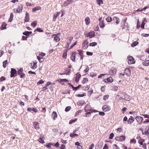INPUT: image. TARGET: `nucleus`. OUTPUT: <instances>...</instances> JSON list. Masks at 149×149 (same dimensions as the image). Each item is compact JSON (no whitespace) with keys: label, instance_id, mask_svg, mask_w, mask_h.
Wrapping results in <instances>:
<instances>
[{"label":"nucleus","instance_id":"f257e3e1","mask_svg":"<svg viewBox=\"0 0 149 149\" xmlns=\"http://www.w3.org/2000/svg\"><path fill=\"white\" fill-rule=\"evenodd\" d=\"M122 94L123 95V96H121V95H118V96L120 97V98L124 99V100L127 101H129L131 99V98L129 95L126 94H125L124 92H123L122 93Z\"/></svg>","mask_w":149,"mask_h":149},{"label":"nucleus","instance_id":"f03ea898","mask_svg":"<svg viewBox=\"0 0 149 149\" xmlns=\"http://www.w3.org/2000/svg\"><path fill=\"white\" fill-rule=\"evenodd\" d=\"M10 73V77H14L17 74V71L15 69L12 68H11Z\"/></svg>","mask_w":149,"mask_h":149},{"label":"nucleus","instance_id":"7ed1b4c3","mask_svg":"<svg viewBox=\"0 0 149 149\" xmlns=\"http://www.w3.org/2000/svg\"><path fill=\"white\" fill-rule=\"evenodd\" d=\"M102 109L104 112H107L110 110L111 107L108 105H105L102 107Z\"/></svg>","mask_w":149,"mask_h":149},{"label":"nucleus","instance_id":"20e7f679","mask_svg":"<svg viewBox=\"0 0 149 149\" xmlns=\"http://www.w3.org/2000/svg\"><path fill=\"white\" fill-rule=\"evenodd\" d=\"M127 59H128V62L129 64H134L135 63L134 58L132 56L129 57Z\"/></svg>","mask_w":149,"mask_h":149},{"label":"nucleus","instance_id":"39448f33","mask_svg":"<svg viewBox=\"0 0 149 149\" xmlns=\"http://www.w3.org/2000/svg\"><path fill=\"white\" fill-rule=\"evenodd\" d=\"M88 42L87 40H84L82 43V47L84 49H86L88 46Z\"/></svg>","mask_w":149,"mask_h":149},{"label":"nucleus","instance_id":"423d86ee","mask_svg":"<svg viewBox=\"0 0 149 149\" xmlns=\"http://www.w3.org/2000/svg\"><path fill=\"white\" fill-rule=\"evenodd\" d=\"M116 69L114 68H112L111 70L109 71V74L110 75H114L116 72Z\"/></svg>","mask_w":149,"mask_h":149},{"label":"nucleus","instance_id":"0eeeda50","mask_svg":"<svg viewBox=\"0 0 149 149\" xmlns=\"http://www.w3.org/2000/svg\"><path fill=\"white\" fill-rule=\"evenodd\" d=\"M103 145V143L102 142H100L95 147V149H100L102 147Z\"/></svg>","mask_w":149,"mask_h":149},{"label":"nucleus","instance_id":"6e6552de","mask_svg":"<svg viewBox=\"0 0 149 149\" xmlns=\"http://www.w3.org/2000/svg\"><path fill=\"white\" fill-rule=\"evenodd\" d=\"M125 136H121L119 137H117L116 138V140L122 141L125 140Z\"/></svg>","mask_w":149,"mask_h":149},{"label":"nucleus","instance_id":"1a4fd4ad","mask_svg":"<svg viewBox=\"0 0 149 149\" xmlns=\"http://www.w3.org/2000/svg\"><path fill=\"white\" fill-rule=\"evenodd\" d=\"M131 73L130 70L129 68H126L124 70V73L127 75L130 74Z\"/></svg>","mask_w":149,"mask_h":149},{"label":"nucleus","instance_id":"9d476101","mask_svg":"<svg viewBox=\"0 0 149 149\" xmlns=\"http://www.w3.org/2000/svg\"><path fill=\"white\" fill-rule=\"evenodd\" d=\"M23 8V6L22 5H20L19 7L16 11L17 13H20L22 12Z\"/></svg>","mask_w":149,"mask_h":149},{"label":"nucleus","instance_id":"9b49d317","mask_svg":"<svg viewBox=\"0 0 149 149\" xmlns=\"http://www.w3.org/2000/svg\"><path fill=\"white\" fill-rule=\"evenodd\" d=\"M75 52H72L71 56V59L73 61H75Z\"/></svg>","mask_w":149,"mask_h":149},{"label":"nucleus","instance_id":"f8f14e48","mask_svg":"<svg viewBox=\"0 0 149 149\" xmlns=\"http://www.w3.org/2000/svg\"><path fill=\"white\" fill-rule=\"evenodd\" d=\"M60 14V12H57L56 13L54 14V17L53 19V21H56V18L59 16Z\"/></svg>","mask_w":149,"mask_h":149},{"label":"nucleus","instance_id":"ddd939ff","mask_svg":"<svg viewBox=\"0 0 149 149\" xmlns=\"http://www.w3.org/2000/svg\"><path fill=\"white\" fill-rule=\"evenodd\" d=\"M30 19L29 14L27 12H26V16L25 17V19H24L25 22H28Z\"/></svg>","mask_w":149,"mask_h":149},{"label":"nucleus","instance_id":"4468645a","mask_svg":"<svg viewBox=\"0 0 149 149\" xmlns=\"http://www.w3.org/2000/svg\"><path fill=\"white\" fill-rule=\"evenodd\" d=\"M95 33L93 31H91L89 33L88 35L87 36V37H89L90 38H91L95 36Z\"/></svg>","mask_w":149,"mask_h":149},{"label":"nucleus","instance_id":"2eb2a0df","mask_svg":"<svg viewBox=\"0 0 149 149\" xmlns=\"http://www.w3.org/2000/svg\"><path fill=\"white\" fill-rule=\"evenodd\" d=\"M33 126L37 130L39 128V123L37 122H35L34 123Z\"/></svg>","mask_w":149,"mask_h":149},{"label":"nucleus","instance_id":"dca6fc26","mask_svg":"<svg viewBox=\"0 0 149 149\" xmlns=\"http://www.w3.org/2000/svg\"><path fill=\"white\" fill-rule=\"evenodd\" d=\"M135 119L138 122H139L143 120V118L141 116H137L135 118Z\"/></svg>","mask_w":149,"mask_h":149},{"label":"nucleus","instance_id":"f3484780","mask_svg":"<svg viewBox=\"0 0 149 149\" xmlns=\"http://www.w3.org/2000/svg\"><path fill=\"white\" fill-rule=\"evenodd\" d=\"M119 19L117 17H114L113 19V21L115 22L116 24H118L119 23Z\"/></svg>","mask_w":149,"mask_h":149},{"label":"nucleus","instance_id":"a211bd4d","mask_svg":"<svg viewBox=\"0 0 149 149\" xmlns=\"http://www.w3.org/2000/svg\"><path fill=\"white\" fill-rule=\"evenodd\" d=\"M85 21L86 22V24L87 25L89 24L90 23V20L88 17H87L85 18Z\"/></svg>","mask_w":149,"mask_h":149},{"label":"nucleus","instance_id":"6ab92c4d","mask_svg":"<svg viewBox=\"0 0 149 149\" xmlns=\"http://www.w3.org/2000/svg\"><path fill=\"white\" fill-rule=\"evenodd\" d=\"M52 117H53V119L54 120H55L56 119V118L57 117V115L56 112L54 111L53 112L52 114Z\"/></svg>","mask_w":149,"mask_h":149},{"label":"nucleus","instance_id":"aec40b11","mask_svg":"<svg viewBox=\"0 0 149 149\" xmlns=\"http://www.w3.org/2000/svg\"><path fill=\"white\" fill-rule=\"evenodd\" d=\"M41 8L40 6H37L33 8L32 11L33 12H35L36 11L40 10Z\"/></svg>","mask_w":149,"mask_h":149},{"label":"nucleus","instance_id":"412c9836","mask_svg":"<svg viewBox=\"0 0 149 149\" xmlns=\"http://www.w3.org/2000/svg\"><path fill=\"white\" fill-rule=\"evenodd\" d=\"M85 109L86 111H90L91 108L90 105L88 104H86L85 107Z\"/></svg>","mask_w":149,"mask_h":149},{"label":"nucleus","instance_id":"4be33fe9","mask_svg":"<svg viewBox=\"0 0 149 149\" xmlns=\"http://www.w3.org/2000/svg\"><path fill=\"white\" fill-rule=\"evenodd\" d=\"M81 77V75L80 74H79L76 76L75 78V81L77 83L78 82Z\"/></svg>","mask_w":149,"mask_h":149},{"label":"nucleus","instance_id":"5701e85b","mask_svg":"<svg viewBox=\"0 0 149 149\" xmlns=\"http://www.w3.org/2000/svg\"><path fill=\"white\" fill-rule=\"evenodd\" d=\"M33 63V66L31 67V68L32 69H35L37 67V65H36L37 62H36V61H34Z\"/></svg>","mask_w":149,"mask_h":149},{"label":"nucleus","instance_id":"b1692460","mask_svg":"<svg viewBox=\"0 0 149 149\" xmlns=\"http://www.w3.org/2000/svg\"><path fill=\"white\" fill-rule=\"evenodd\" d=\"M71 1V0H68L67 1H65L64 2V5L65 6H67L68 5L70 4L71 3L70 2Z\"/></svg>","mask_w":149,"mask_h":149},{"label":"nucleus","instance_id":"393cba45","mask_svg":"<svg viewBox=\"0 0 149 149\" xmlns=\"http://www.w3.org/2000/svg\"><path fill=\"white\" fill-rule=\"evenodd\" d=\"M32 33L31 31H25L23 33V34L26 36H28L29 34H31Z\"/></svg>","mask_w":149,"mask_h":149},{"label":"nucleus","instance_id":"a878e982","mask_svg":"<svg viewBox=\"0 0 149 149\" xmlns=\"http://www.w3.org/2000/svg\"><path fill=\"white\" fill-rule=\"evenodd\" d=\"M107 82L112 83L113 81V79L111 77H109L107 79Z\"/></svg>","mask_w":149,"mask_h":149},{"label":"nucleus","instance_id":"bb28decb","mask_svg":"<svg viewBox=\"0 0 149 149\" xmlns=\"http://www.w3.org/2000/svg\"><path fill=\"white\" fill-rule=\"evenodd\" d=\"M143 64L145 66H148L149 65V60H146L143 63Z\"/></svg>","mask_w":149,"mask_h":149},{"label":"nucleus","instance_id":"cd10ccee","mask_svg":"<svg viewBox=\"0 0 149 149\" xmlns=\"http://www.w3.org/2000/svg\"><path fill=\"white\" fill-rule=\"evenodd\" d=\"M54 41L56 42H58L60 40V38L59 37L55 36L54 38Z\"/></svg>","mask_w":149,"mask_h":149},{"label":"nucleus","instance_id":"c85d7f7f","mask_svg":"<svg viewBox=\"0 0 149 149\" xmlns=\"http://www.w3.org/2000/svg\"><path fill=\"white\" fill-rule=\"evenodd\" d=\"M132 116H131L127 121L128 124H131L132 123Z\"/></svg>","mask_w":149,"mask_h":149},{"label":"nucleus","instance_id":"c756f323","mask_svg":"<svg viewBox=\"0 0 149 149\" xmlns=\"http://www.w3.org/2000/svg\"><path fill=\"white\" fill-rule=\"evenodd\" d=\"M13 13H10V19H9L8 20V22H11L13 19Z\"/></svg>","mask_w":149,"mask_h":149},{"label":"nucleus","instance_id":"7c9ffc66","mask_svg":"<svg viewBox=\"0 0 149 149\" xmlns=\"http://www.w3.org/2000/svg\"><path fill=\"white\" fill-rule=\"evenodd\" d=\"M99 25L101 28H103L105 26L103 21H100L99 24Z\"/></svg>","mask_w":149,"mask_h":149},{"label":"nucleus","instance_id":"2f4dec72","mask_svg":"<svg viewBox=\"0 0 149 149\" xmlns=\"http://www.w3.org/2000/svg\"><path fill=\"white\" fill-rule=\"evenodd\" d=\"M23 71V69L22 68H20L17 72V73L18 74H20L22 73Z\"/></svg>","mask_w":149,"mask_h":149},{"label":"nucleus","instance_id":"473e14b6","mask_svg":"<svg viewBox=\"0 0 149 149\" xmlns=\"http://www.w3.org/2000/svg\"><path fill=\"white\" fill-rule=\"evenodd\" d=\"M7 24L4 22H3L2 23V29L1 28V29H6V26Z\"/></svg>","mask_w":149,"mask_h":149},{"label":"nucleus","instance_id":"72a5a7b5","mask_svg":"<svg viewBox=\"0 0 149 149\" xmlns=\"http://www.w3.org/2000/svg\"><path fill=\"white\" fill-rule=\"evenodd\" d=\"M138 44V42L137 41H135L133 43L131 44V46L132 47H134L136 46Z\"/></svg>","mask_w":149,"mask_h":149},{"label":"nucleus","instance_id":"f704fd0d","mask_svg":"<svg viewBox=\"0 0 149 149\" xmlns=\"http://www.w3.org/2000/svg\"><path fill=\"white\" fill-rule=\"evenodd\" d=\"M145 140L144 139H140L138 141V142L141 145H143V142Z\"/></svg>","mask_w":149,"mask_h":149},{"label":"nucleus","instance_id":"c9c22d12","mask_svg":"<svg viewBox=\"0 0 149 149\" xmlns=\"http://www.w3.org/2000/svg\"><path fill=\"white\" fill-rule=\"evenodd\" d=\"M37 24V22L36 21H34L32 22L31 23V25L33 26V27H35L36 26Z\"/></svg>","mask_w":149,"mask_h":149},{"label":"nucleus","instance_id":"e433bc0d","mask_svg":"<svg viewBox=\"0 0 149 149\" xmlns=\"http://www.w3.org/2000/svg\"><path fill=\"white\" fill-rule=\"evenodd\" d=\"M70 136L71 137H73L75 136L78 137L79 136L78 134L74 133H73V134H72V133H71Z\"/></svg>","mask_w":149,"mask_h":149},{"label":"nucleus","instance_id":"4c0bfd02","mask_svg":"<svg viewBox=\"0 0 149 149\" xmlns=\"http://www.w3.org/2000/svg\"><path fill=\"white\" fill-rule=\"evenodd\" d=\"M77 118L74 120L72 119L70 120L69 123L70 124H72L73 123H74L75 121H77Z\"/></svg>","mask_w":149,"mask_h":149},{"label":"nucleus","instance_id":"58836bf2","mask_svg":"<svg viewBox=\"0 0 149 149\" xmlns=\"http://www.w3.org/2000/svg\"><path fill=\"white\" fill-rule=\"evenodd\" d=\"M89 88L90 87L88 86H83L82 87L83 89L85 91L88 90Z\"/></svg>","mask_w":149,"mask_h":149},{"label":"nucleus","instance_id":"ea45409f","mask_svg":"<svg viewBox=\"0 0 149 149\" xmlns=\"http://www.w3.org/2000/svg\"><path fill=\"white\" fill-rule=\"evenodd\" d=\"M106 20L108 22H110L112 20V18L111 17H108L106 19Z\"/></svg>","mask_w":149,"mask_h":149},{"label":"nucleus","instance_id":"a19ab883","mask_svg":"<svg viewBox=\"0 0 149 149\" xmlns=\"http://www.w3.org/2000/svg\"><path fill=\"white\" fill-rule=\"evenodd\" d=\"M97 45V43L96 42H93L90 43L89 46H95Z\"/></svg>","mask_w":149,"mask_h":149},{"label":"nucleus","instance_id":"79ce46f5","mask_svg":"<svg viewBox=\"0 0 149 149\" xmlns=\"http://www.w3.org/2000/svg\"><path fill=\"white\" fill-rule=\"evenodd\" d=\"M148 128L147 130V127L146 128V131L145 132V134L146 135H149V132L148 131L149 130V127H148Z\"/></svg>","mask_w":149,"mask_h":149},{"label":"nucleus","instance_id":"37998d69","mask_svg":"<svg viewBox=\"0 0 149 149\" xmlns=\"http://www.w3.org/2000/svg\"><path fill=\"white\" fill-rule=\"evenodd\" d=\"M7 63V60H6L3 62V66L4 68L6 67V64Z\"/></svg>","mask_w":149,"mask_h":149},{"label":"nucleus","instance_id":"c03bdc74","mask_svg":"<svg viewBox=\"0 0 149 149\" xmlns=\"http://www.w3.org/2000/svg\"><path fill=\"white\" fill-rule=\"evenodd\" d=\"M97 4L99 5H100L101 3H103V1L102 0H97Z\"/></svg>","mask_w":149,"mask_h":149},{"label":"nucleus","instance_id":"a18cd8bd","mask_svg":"<svg viewBox=\"0 0 149 149\" xmlns=\"http://www.w3.org/2000/svg\"><path fill=\"white\" fill-rule=\"evenodd\" d=\"M81 86V85H79L77 86L76 87H74L73 88L74 90L75 91H77L78 89H79L80 88Z\"/></svg>","mask_w":149,"mask_h":149},{"label":"nucleus","instance_id":"49530a36","mask_svg":"<svg viewBox=\"0 0 149 149\" xmlns=\"http://www.w3.org/2000/svg\"><path fill=\"white\" fill-rule=\"evenodd\" d=\"M114 134L113 133H111L109 135V139H113V136H114Z\"/></svg>","mask_w":149,"mask_h":149},{"label":"nucleus","instance_id":"de8ad7c7","mask_svg":"<svg viewBox=\"0 0 149 149\" xmlns=\"http://www.w3.org/2000/svg\"><path fill=\"white\" fill-rule=\"evenodd\" d=\"M88 78H84L83 79L82 81V83L84 84L86 81H88Z\"/></svg>","mask_w":149,"mask_h":149},{"label":"nucleus","instance_id":"09e8293b","mask_svg":"<svg viewBox=\"0 0 149 149\" xmlns=\"http://www.w3.org/2000/svg\"><path fill=\"white\" fill-rule=\"evenodd\" d=\"M70 108H70V106L67 107L65 108V111L66 112H68V111H69V110H70Z\"/></svg>","mask_w":149,"mask_h":149},{"label":"nucleus","instance_id":"8fccbe9b","mask_svg":"<svg viewBox=\"0 0 149 149\" xmlns=\"http://www.w3.org/2000/svg\"><path fill=\"white\" fill-rule=\"evenodd\" d=\"M136 143V140L134 139H131L130 140L131 143Z\"/></svg>","mask_w":149,"mask_h":149},{"label":"nucleus","instance_id":"3c124183","mask_svg":"<svg viewBox=\"0 0 149 149\" xmlns=\"http://www.w3.org/2000/svg\"><path fill=\"white\" fill-rule=\"evenodd\" d=\"M67 53L66 52H64L63 55V57L65 59H66L67 56Z\"/></svg>","mask_w":149,"mask_h":149},{"label":"nucleus","instance_id":"603ef678","mask_svg":"<svg viewBox=\"0 0 149 149\" xmlns=\"http://www.w3.org/2000/svg\"><path fill=\"white\" fill-rule=\"evenodd\" d=\"M60 149H66V148L65 145L62 144L61 145V146L60 147Z\"/></svg>","mask_w":149,"mask_h":149},{"label":"nucleus","instance_id":"864d4df0","mask_svg":"<svg viewBox=\"0 0 149 149\" xmlns=\"http://www.w3.org/2000/svg\"><path fill=\"white\" fill-rule=\"evenodd\" d=\"M113 148L115 149H119V147L116 144H114L113 146Z\"/></svg>","mask_w":149,"mask_h":149},{"label":"nucleus","instance_id":"5fc2aeb1","mask_svg":"<svg viewBox=\"0 0 149 149\" xmlns=\"http://www.w3.org/2000/svg\"><path fill=\"white\" fill-rule=\"evenodd\" d=\"M109 96L108 95H104L103 97V100H107V99L108 98Z\"/></svg>","mask_w":149,"mask_h":149},{"label":"nucleus","instance_id":"6e6d98bb","mask_svg":"<svg viewBox=\"0 0 149 149\" xmlns=\"http://www.w3.org/2000/svg\"><path fill=\"white\" fill-rule=\"evenodd\" d=\"M39 141L42 143H43L45 142L41 138H39Z\"/></svg>","mask_w":149,"mask_h":149},{"label":"nucleus","instance_id":"4d7b16f0","mask_svg":"<svg viewBox=\"0 0 149 149\" xmlns=\"http://www.w3.org/2000/svg\"><path fill=\"white\" fill-rule=\"evenodd\" d=\"M37 31L39 32H43V30L40 28H37Z\"/></svg>","mask_w":149,"mask_h":149},{"label":"nucleus","instance_id":"13d9d810","mask_svg":"<svg viewBox=\"0 0 149 149\" xmlns=\"http://www.w3.org/2000/svg\"><path fill=\"white\" fill-rule=\"evenodd\" d=\"M145 24V22H142L141 25V27L143 29L144 28V25Z\"/></svg>","mask_w":149,"mask_h":149},{"label":"nucleus","instance_id":"bf43d9fd","mask_svg":"<svg viewBox=\"0 0 149 149\" xmlns=\"http://www.w3.org/2000/svg\"><path fill=\"white\" fill-rule=\"evenodd\" d=\"M77 51L78 52L80 56V54H83V51H82L80 49V50H78Z\"/></svg>","mask_w":149,"mask_h":149},{"label":"nucleus","instance_id":"052dcab7","mask_svg":"<svg viewBox=\"0 0 149 149\" xmlns=\"http://www.w3.org/2000/svg\"><path fill=\"white\" fill-rule=\"evenodd\" d=\"M101 90L102 92H104L105 90V87L102 86L101 88Z\"/></svg>","mask_w":149,"mask_h":149},{"label":"nucleus","instance_id":"680f3d73","mask_svg":"<svg viewBox=\"0 0 149 149\" xmlns=\"http://www.w3.org/2000/svg\"><path fill=\"white\" fill-rule=\"evenodd\" d=\"M89 70V68L88 66H87L86 69L84 70V71L85 72H86L88 71Z\"/></svg>","mask_w":149,"mask_h":149},{"label":"nucleus","instance_id":"e2e57ef3","mask_svg":"<svg viewBox=\"0 0 149 149\" xmlns=\"http://www.w3.org/2000/svg\"><path fill=\"white\" fill-rule=\"evenodd\" d=\"M94 146V144L93 143H92L91 146L89 147V149H93V148Z\"/></svg>","mask_w":149,"mask_h":149},{"label":"nucleus","instance_id":"0e129e2a","mask_svg":"<svg viewBox=\"0 0 149 149\" xmlns=\"http://www.w3.org/2000/svg\"><path fill=\"white\" fill-rule=\"evenodd\" d=\"M20 74V77L21 78H23L25 76V74L24 73H22Z\"/></svg>","mask_w":149,"mask_h":149},{"label":"nucleus","instance_id":"69168bd1","mask_svg":"<svg viewBox=\"0 0 149 149\" xmlns=\"http://www.w3.org/2000/svg\"><path fill=\"white\" fill-rule=\"evenodd\" d=\"M44 83V81L42 80H40V81L37 83V84H42Z\"/></svg>","mask_w":149,"mask_h":149},{"label":"nucleus","instance_id":"338daca9","mask_svg":"<svg viewBox=\"0 0 149 149\" xmlns=\"http://www.w3.org/2000/svg\"><path fill=\"white\" fill-rule=\"evenodd\" d=\"M108 148H109L107 144H105L103 147V149H107Z\"/></svg>","mask_w":149,"mask_h":149},{"label":"nucleus","instance_id":"774afa93","mask_svg":"<svg viewBox=\"0 0 149 149\" xmlns=\"http://www.w3.org/2000/svg\"><path fill=\"white\" fill-rule=\"evenodd\" d=\"M142 116H143L145 118H149V115L148 114H144L142 115Z\"/></svg>","mask_w":149,"mask_h":149}]
</instances>
